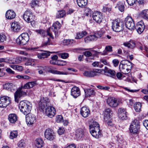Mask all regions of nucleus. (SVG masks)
Segmentation results:
<instances>
[{
    "mask_svg": "<svg viewBox=\"0 0 148 148\" xmlns=\"http://www.w3.org/2000/svg\"><path fill=\"white\" fill-rule=\"evenodd\" d=\"M32 107L31 104L26 100L21 101L19 106L20 111L26 115L30 113Z\"/></svg>",
    "mask_w": 148,
    "mask_h": 148,
    "instance_id": "nucleus-1",
    "label": "nucleus"
},
{
    "mask_svg": "<svg viewBox=\"0 0 148 148\" xmlns=\"http://www.w3.org/2000/svg\"><path fill=\"white\" fill-rule=\"evenodd\" d=\"M100 128L99 125L98 123L96 121H93L89 125L90 129H93L99 131Z\"/></svg>",
    "mask_w": 148,
    "mask_h": 148,
    "instance_id": "nucleus-36",
    "label": "nucleus"
},
{
    "mask_svg": "<svg viewBox=\"0 0 148 148\" xmlns=\"http://www.w3.org/2000/svg\"><path fill=\"white\" fill-rule=\"evenodd\" d=\"M106 102L109 106L111 108L117 107L119 104V100L113 97H108L106 100Z\"/></svg>",
    "mask_w": 148,
    "mask_h": 148,
    "instance_id": "nucleus-6",
    "label": "nucleus"
},
{
    "mask_svg": "<svg viewBox=\"0 0 148 148\" xmlns=\"http://www.w3.org/2000/svg\"><path fill=\"white\" fill-rule=\"evenodd\" d=\"M123 45L125 47H127L129 48H133L135 47L136 43L135 41L133 40L124 42Z\"/></svg>",
    "mask_w": 148,
    "mask_h": 148,
    "instance_id": "nucleus-31",
    "label": "nucleus"
},
{
    "mask_svg": "<svg viewBox=\"0 0 148 148\" xmlns=\"http://www.w3.org/2000/svg\"><path fill=\"white\" fill-rule=\"evenodd\" d=\"M61 26L60 23L58 21L55 22L53 24L51 28V30L54 32L56 36L58 34V31L60 29Z\"/></svg>",
    "mask_w": 148,
    "mask_h": 148,
    "instance_id": "nucleus-22",
    "label": "nucleus"
},
{
    "mask_svg": "<svg viewBox=\"0 0 148 148\" xmlns=\"http://www.w3.org/2000/svg\"><path fill=\"white\" fill-rule=\"evenodd\" d=\"M112 63L114 66H117L119 64V61L117 59H114L112 60Z\"/></svg>",
    "mask_w": 148,
    "mask_h": 148,
    "instance_id": "nucleus-60",
    "label": "nucleus"
},
{
    "mask_svg": "<svg viewBox=\"0 0 148 148\" xmlns=\"http://www.w3.org/2000/svg\"><path fill=\"white\" fill-rule=\"evenodd\" d=\"M144 126L148 130V120H144L143 121Z\"/></svg>",
    "mask_w": 148,
    "mask_h": 148,
    "instance_id": "nucleus-62",
    "label": "nucleus"
},
{
    "mask_svg": "<svg viewBox=\"0 0 148 148\" xmlns=\"http://www.w3.org/2000/svg\"><path fill=\"white\" fill-rule=\"evenodd\" d=\"M51 73H54L55 74H59V75H66L67 74V73L66 72H60L58 71H53V72H51Z\"/></svg>",
    "mask_w": 148,
    "mask_h": 148,
    "instance_id": "nucleus-56",
    "label": "nucleus"
},
{
    "mask_svg": "<svg viewBox=\"0 0 148 148\" xmlns=\"http://www.w3.org/2000/svg\"><path fill=\"white\" fill-rule=\"evenodd\" d=\"M10 103V98L7 96L1 97L0 98V108H5Z\"/></svg>",
    "mask_w": 148,
    "mask_h": 148,
    "instance_id": "nucleus-13",
    "label": "nucleus"
},
{
    "mask_svg": "<svg viewBox=\"0 0 148 148\" xmlns=\"http://www.w3.org/2000/svg\"><path fill=\"white\" fill-rule=\"evenodd\" d=\"M51 52L46 51H43V52L41 53L38 54V58L40 59H42L47 58L50 55V53Z\"/></svg>",
    "mask_w": 148,
    "mask_h": 148,
    "instance_id": "nucleus-30",
    "label": "nucleus"
},
{
    "mask_svg": "<svg viewBox=\"0 0 148 148\" xmlns=\"http://www.w3.org/2000/svg\"><path fill=\"white\" fill-rule=\"evenodd\" d=\"M113 112L111 109L110 108H106L104 112V119L111 118Z\"/></svg>",
    "mask_w": 148,
    "mask_h": 148,
    "instance_id": "nucleus-24",
    "label": "nucleus"
},
{
    "mask_svg": "<svg viewBox=\"0 0 148 148\" xmlns=\"http://www.w3.org/2000/svg\"><path fill=\"white\" fill-rule=\"evenodd\" d=\"M78 5L80 7L85 6L87 3V0H77Z\"/></svg>",
    "mask_w": 148,
    "mask_h": 148,
    "instance_id": "nucleus-39",
    "label": "nucleus"
},
{
    "mask_svg": "<svg viewBox=\"0 0 148 148\" xmlns=\"http://www.w3.org/2000/svg\"><path fill=\"white\" fill-rule=\"evenodd\" d=\"M85 130L79 128L77 130L75 134L76 137L78 139L83 138L85 135Z\"/></svg>",
    "mask_w": 148,
    "mask_h": 148,
    "instance_id": "nucleus-25",
    "label": "nucleus"
},
{
    "mask_svg": "<svg viewBox=\"0 0 148 148\" xmlns=\"http://www.w3.org/2000/svg\"><path fill=\"white\" fill-rule=\"evenodd\" d=\"M63 118L61 115H58L56 116V121L58 123H60L63 121Z\"/></svg>",
    "mask_w": 148,
    "mask_h": 148,
    "instance_id": "nucleus-53",
    "label": "nucleus"
},
{
    "mask_svg": "<svg viewBox=\"0 0 148 148\" xmlns=\"http://www.w3.org/2000/svg\"><path fill=\"white\" fill-rule=\"evenodd\" d=\"M132 67V63L127 60L125 61L124 64L121 63L119 65L120 70L125 74L130 73Z\"/></svg>",
    "mask_w": 148,
    "mask_h": 148,
    "instance_id": "nucleus-2",
    "label": "nucleus"
},
{
    "mask_svg": "<svg viewBox=\"0 0 148 148\" xmlns=\"http://www.w3.org/2000/svg\"><path fill=\"white\" fill-rule=\"evenodd\" d=\"M56 111L55 108L52 106H49L46 109L45 113L49 117L52 118L55 115Z\"/></svg>",
    "mask_w": 148,
    "mask_h": 148,
    "instance_id": "nucleus-16",
    "label": "nucleus"
},
{
    "mask_svg": "<svg viewBox=\"0 0 148 148\" xmlns=\"http://www.w3.org/2000/svg\"><path fill=\"white\" fill-rule=\"evenodd\" d=\"M124 3L123 2H119L117 4V7L121 12H123L124 10Z\"/></svg>",
    "mask_w": 148,
    "mask_h": 148,
    "instance_id": "nucleus-41",
    "label": "nucleus"
},
{
    "mask_svg": "<svg viewBox=\"0 0 148 148\" xmlns=\"http://www.w3.org/2000/svg\"><path fill=\"white\" fill-rule=\"evenodd\" d=\"M39 1L38 0H33L32 1L31 4L32 8L38 6Z\"/></svg>",
    "mask_w": 148,
    "mask_h": 148,
    "instance_id": "nucleus-51",
    "label": "nucleus"
},
{
    "mask_svg": "<svg viewBox=\"0 0 148 148\" xmlns=\"http://www.w3.org/2000/svg\"><path fill=\"white\" fill-rule=\"evenodd\" d=\"M35 145L38 148H41L44 146V143L41 138H39L36 140Z\"/></svg>",
    "mask_w": 148,
    "mask_h": 148,
    "instance_id": "nucleus-35",
    "label": "nucleus"
},
{
    "mask_svg": "<svg viewBox=\"0 0 148 148\" xmlns=\"http://www.w3.org/2000/svg\"><path fill=\"white\" fill-rule=\"evenodd\" d=\"M10 67L14 69L20 71H21L23 69V67L20 66L13 65H11Z\"/></svg>",
    "mask_w": 148,
    "mask_h": 148,
    "instance_id": "nucleus-47",
    "label": "nucleus"
},
{
    "mask_svg": "<svg viewBox=\"0 0 148 148\" xmlns=\"http://www.w3.org/2000/svg\"><path fill=\"white\" fill-rule=\"evenodd\" d=\"M137 121L134 120L132 121L130 125V131L133 134H137L138 132L139 126L137 123Z\"/></svg>",
    "mask_w": 148,
    "mask_h": 148,
    "instance_id": "nucleus-11",
    "label": "nucleus"
},
{
    "mask_svg": "<svg viewBox=\"0 0 148 148\" xmlns=\"http://www.w3.org/2000/svg\"><path fill=\"white\" fill-rule=\"evenodd\" d=\"M36 84V82L33 81L28 82L24 84L22 88L24 89H29L34 87Z\"/></svg>",
    "mask_w": 148,
    "mask_h": 148,
    "instance_id": "nucleus-33",
    "label": "nucleus"
},
{
    "mask_svg": "<svg viewBox=\"0 0 148 148\" xmlns=\"http://www.w3.org/2000/svg\"><path fill=\"white\" fill-rule=\"evenodd\" d=\"M16 16V14L15 12L11 10H9L6 12L5 14L6 18L9 19L14 18Z\"/></svg>",
    "mask_w": 148,
    "mask_h": 148,
    "instance_id": "nucleus-28",
    "label": "nucleus"
},
{
    "mask_svg": "<svg viewBox=\"0 0 148 148\" xmlns=\"http://www.w3.org/2000/svg\"><path fill=\"white\" fill-rule=\"evenodd\" d=\"M75 42V41L73 39H66L64 40L63 41V43L64 45H69Z\"/></svg>",
    "mask_w": 148,
    "mask_h": 148,
    "instance_id": "nucleus-45",
    "label": "nucleus"
},
{
    "mask_svg": "<svg viewBox=\"0 0 148 148\" xmlns=\"http://www.w3.org/2000/svg\"><path fill=\"white\" fill-rule=\"evenodd\" d=\"M118 114L119 118L122 120H126L127 118L128 113L125 108H120L118 110Z\"/></svg>",
    "mask_w": 148,
    "mask_h": 148,
    "instance_id": "nucleus-12",
    "label": "nucleus"
},
{
    "mask_svg": "<svg viewBox=\"0 0 148 148\" xmlns=\"http://www.w3.org/2000/svg\"><path fill=\"white\" fill-rule=\"evenodd\" d=\"M43 102V101L42 99L40 100V102L39 104V106L40 107L41 109L43 110V109L45 107V103L43 102V103H42Z\"/></svg>",
    "mask_w": 148,
    "mask_h": 148,
    "instance_id": "nucleus-58",
    "label": "nucleus"
},
{
    "mask_svg": "<svg viewBox=\"0 0 148 148\" xmlns=\"http://www.w3.org/2000/svg\"><path fill=\"white\" fill-rule=\"evenodd\" d=\"M80 114L83 117L86 118L90 114V111L87 107H83L81 109Z\"/></svg>",
    "mask_w": 148,
    "mask_h": 148,
    "instance_id": "nucleus-21",
    "label": "nucleus"
},
{
    "mask_svg": "<svg viewBox=\"0 0 148 148\" xmlns=\"http://www.w3.org/2000/svg\"><path fill=\"white\" fill-rule=\"evenodd\" d=\"M92 12V10L88 8H85L84 10L85 14L88 16H91Z\"/></svg>",
    "mask_w": 148,
    "mask_h": 148,
    "instance_id": "nucleus-46",
    "label": "nucleus"
},
{
    "mask_svg": "<svg viewBox=\"0 0 148 148\" xmlns=\"http://www.w3.org/2000/svg\"><path fill=\"white\" fill-rule=\"evenodd\" d=\"M101 63H102L105 65H108L109 63L107 62L106 60L104 58H101L100 60V62Z\"/></svg>",
    "mask_w": 148,
    "mask_h": 148,
    "instance_id": "nucleus-61",
    "label": "nucleus"
},
{
    "mask_svg": "<svg viewBox=\"0 0 148 148\" xmlns=\"http://www.w3.org/2000/svg\"><path fill=\"white\" fill-rule=\"evenodd\" d=\"M111 10V8H108L106 6L103 7L102 9V11L104 12H109Z\"/></svg>",
    "mask_w": 148,
    "mask_h": 148,
    "instance_id": "nucleus-57",
    "label": "nucleus"
},
{
    "mask_svg": "<svg viewBox=\"0 0 148 148\" xmlns=\"http://www.w3.org/2000/svg\"><path fill=\"white\" fill-rule=\"evenodd\" d=\"M92 65L94 66H98L100 68H102L103 66V65L100 62H95L92 63Z\"/></svg>",
    "mask_w": 148,
    "mask_h": 148,
    "instance_id": "nucleus-52",
    "label": "nucleus"
},
{
    "mask_svg": "<svg viewBox=\"0 0 148 148\" xmlns=\"http://www.w3.org/2000/svg\"><path fill=\"white\" fill-rule=\"evenodd\" d=\"M25 57H17L16 58H8V63L10 64H17L21 63L22 61H25L27 60Z\"/></svg>",
    "mask_w": 148,
    "mask_h": 148,
    "instance_id": "nucleus-14",
    "label": "nucleus"
},
{
    "mask_svg": "<svg viewBox=\"0 0 148 148\" xmlns=\"http://www.w3.org/2000/svg\"><path fill=\"white\" fill-rule=\"evenodd\" d=\"M71 95L74 98H76L80 94L79 88L76 86H74L71 89Z\"/></svg>",
    "mask_w": 148,
    "mask_h": 148,
    "instance_id": "nucleus-23",
    "label": "nucleus"
},
{
    "mask_svg": "<svg viewBox=\"0 0 148 148\" xmlns=\"http://www.w3.org/2000/svg\"><path fill=\"white\" fill-rule=\"evenodd\" d=\"M124 22L126 27L130 30H133L135 28V25L131 17L127 16L125 19Z\"/></svg>",
    "mask_w": 148,
    "mask_h": 148,
    "instance_id": "nucleus-7",
    "label": "nucleus"
},
{
    "mask_svg": "<svg viewBox=\"0 0 148 148\" xmlns=\"http://www.w3.org/2000/svg\"><path fill=\"white\" fill-rule=\"evenodd\" d=\"M66 15L65 12L64 10H60L58 11L57 13V17L60 18L63 17Z\"/></svg>",
    "mask_w": 148,
    "mask_h": 148,
    "instance_id": "nucleus-44",
    "label": "nucleus"
},
{
    "mask_svg": "<svg viewBox=\"0 0 148 148\" xmlns=\"http://www.w3.org/2000/svg\"><path fill=\"white\" fill-rule=\"evenodd\" d=\"M11 29L14 32H18L20 29L21 26L19 23L16 22H14L11 24Z\"/></svg>",
    "mask_w": 148,
    "mask_h": 148,
    "instance_id": "nucleus-29",
    "label": "nucleus"
},
{
    "mask_svg": "<svg viewBox=\"0 0 148 148\" xmlns=\"http://www.w3.org/2000/svg\"><path fill=\"white\" fill-rule=\"evenodd\" d=\"M29 40V34L26 33H23L20 35L16 39V43L21 45H26Z\"/></svg>",
    "mask_w": 148,
    "mask_h": 148,
    "instance_id": "nucleus-3",
    "label": "nucleus"
},
{
    "mask_svg": "<svg viewBox=\"0 0 148 148\" xmlns=\"http://www.w3.org/2000/svg\"><path fill=\"white\" fill-rule=\"evenodd\" d=\"M45 138L47 140H52L55 138V134L54 131L51 129L48 128L45 132Z\"/></svg>",
    "mask_w": 148,
    "mask_h": 148,
    "instance_id": "nucleus-8",
    "label": "nucleus"
},
{
    "mask_svg": "<svg viewBox=\"0 0 148 148\" xmlns=\"http://www.w3.org/2000/svg\"><path fill=\"white\" fill-rule=\"evenodd\" d=\"M18 136V132L16 131H13L11 132L10 134V138L13 139L16 138Z\"/></svg>",
    "mask_w": 148,
    "mask_h": 148,
    "instance_id": "nucleus-48",
    "label": "nucleus"
},
{
    "mask_svg": "<svg viewBox=\"0 0 148 148\" xmlns=\"http://www.w3.org/2000/svg\"><path fill=\"white\" fill-rule=\"evenodd\" d=\"M6 36L4 34H0V42H3L6 40Z\"/></svg>",
    "mask_w": 148,
    "mask_h": 148,
    "instance_id": "nucleus-50",
    "label": "nucleus"
},
{
    "mask_svg": "<svg viewBox=\"0 0 148 148\" xmlns=\"http://www.w3.org/2000/svg\"><path fill=\"white\" fill-rule=\"evenodd\" d=\"M140 15L145 19H148V10H145L140 12Z\"/></svg>",
    "mask_w": 148,
    "mask_h": 148,
    "instance_id": "nucleus-40",
    "label": "nucleus"
},
{
    "mask_svg": "<svg viewBox=\"0 0 148 148\" xmlns=\"http://www.w3.org/2000/svg\"><path fill=\"white\" fill-rule=\"evenodd\" d=\"M104 122L108 127L110 128L114 126L113 120L111 118L104 119Z\"/></svg>",
    "mask_w": 148,
    "mask_h": 148,
    "instance_id": "nucleus-34",
    "label": "nucleus"
},
{
    "mask_svg": "<svg viewBox=\"0 0 148 148\" xmlns=\"http://www.w3.org/2000/svg\"><path fill=\"white\" fill-rule=\"evenodd\" d=\"M90 131L92 136L96 138H99L101 137V132L100 129L99 131H97L95 129H90Z\"/></svg>",
    "mask_w": 148,
    "mask_h": 148,
    "instance_id": "nucleus-26",
    "label": "nucleus"
},
{
    "mask_svg": "<svg viewBox=\"0 0 148 148\" xmlns=\"http://www.w3.org/2000/svg\"><path fill=\"white\" fill-rule=\"evenodd\" d=\"M139 34H141L145 28V25L142 21L138 22L135 27Z\"/></svg>",
    "mask_w": 148,
    "mask_h": 148,
    "instance_id": "nucleus-19",
    "label": "nucleus"
},
{
    "mask_svg": "<svg viewBox=\"0 0 148 148\" xmlns=\"http://www.w3.org/2000/svg\"><path fill=\"white\" fill-rule=\"evenodd\" d=\"M93 19L96 22L98 23H101L103 18V15L101 12H95L93 14Z\"/></svg>",
    "mask_w": 148,
    "mask_h": 148,
    "instance_id": "nucleus-18",
    "label": "nucleus"
},
{
    "mask_svg": "<svg viewBox=\"0 0 148 148\" xmlns=\"http://www.w3.org/2000/svg\"><path fill=\"white\" fill-rule=\"evenodd\" d=\"M8 58H2L0 59V63L2 62H3L8 63Z\"/></svg>",
    "mask_w": 148,
    "mask_h": 148,
    "instance_id": "nucleus-64",
    "label": "nucleus"
},
{
    "mask_svg": "<svg viewBox=\"0 0 148 148\" xmlns=\"http://www.w3.org/2000/svg\"><path fill=\"white\" fill-rule=\"evenodd\" d=\"M84 55L86 57H89L92 55V53L89 51H86L84 53Z\"/></svg>",
    "mask_w": 148,
    "mask_h": 148,
    "instance_id": "nucleus-63",
    "label": "nucleus"
},
{
    "mask_svg": "<svg viewBox=\"0 0 148 148\" xmlns=\"http://www.w3.org/2000/svg\"><path fill=\"white\" fill-rule=\"evenodd\" d=\"M18 147L20 148H23L25 146V143L24 140H21L18 143Z\"/></svg>",
    "mask_w": 148,
    "mask_h": 148,
    "instance_id": "nucleus-49",
    "label": "nucleus"
},
{
    "mask_svg": "<svg viewBox=\"0 0 148 148\" xmlns=\"http://www.w3.org/2000/svg\"><path fill=\"white\" fill-rule=\"evenodd\" d=\"M69 54L67 53H63L61 54V57L63 59H66L69 56Z\"/></svg>",
    "mask_w": 148,
    "mask_h": 148,
    "instance_id": "nucleus-59",
    "label": "nucleus"
},
{
    "mask_svg": "<svg viewBox=\"0 0 148 148\" xmlns=\"http://www.w3.org/2000/svg\"><path fill=\"white\" fill-rule=\"evenodd\" d=\"M86 34L87 32L85 31L78 33L75 38L76 39H80L84 36H86Z\"/></svg>",
    "mask_w": 148,
    "mask_h": 148,
    "instance_id": "nucleus-42",
    "label": "nucleus"
},
{
    "mask_svg": "<svg viewBox=\"0 0 148 148\" xmlns=\"http://www.w3.org/2000/svg\"><path fill=\"white\" fill-rule=\"evenodd\" d=\"M101 71L99 70L95 69L92 71H85L83 74L87 77H92L95 76L99 75L101 74Z\"/></svg>",
    "mask_w": 148,
    "mask_h": 148,
    "instance_id": "nucleus-15",
    "label": "nucleus"
},
{
    "mask_svg": "<svg viewBox=\"0 0 148 148\" xmlns=\"http://www.w3.org/2000/svg\"><path fill=\"white\" fill-rule=\"evenodd\" d=\"M141 107V104L139 102H136L134 105V108L136 112H139L140 111Z\"/></svg>",
    "mask_w": 148,
    "mask_h": 148,
    "instance_id": "nucleus-43",
    "label": "nucleus"
},
{
    "mask_svg": "<svg viewBox=\"0 0 148 148\" xmlns=\"http://www.w3.org/2000/svg\"><path fill=\"white\" fill-rule=\"evenodd\" d=\"M8 119L11 123H15L18 120V117L15 114H10L8 115Z\"/></svg>",
    "mask_w": 148,
    "mask_h": 148,
    "instance_id": "nucleus-27",
    "label": "nucleus"
},
{
    "mask_svg": "<svg viewBox=\"0 0 148 148\" xmlns=\"http://www.w3.org/2000/svg\"><path fill=\"white\" fill-rule=\"evenodd\" d=\"M35 31L42 36L44 37L46 35H47L49 36L52 38H53L52 34L50 32V29H48L46 32L44 30L42 29L36 30Z\"/></svg>",
    "mask_w": 148,
    "mask_h": 148,
    "instance_id": "nucleus-20",
    "label": "nucleus"
},
{
    "mask_svg": "<svg viewBox=\"0 0 148 148\" xmlns=\"http://www.w3.org/2000/svg\"><path fill=\"white\" fill-rule=\"evenodd\" d=\"M65 130L63 127H60L58 130V133L59 135L63 134Z\"/></svg>",
    "mask_w": 148,
    "mask_h": 148,
    "instance_id": "nucleus-54",
    "label": "nucleus"
},
{
    "mask_svg": "<svg viewBox=\"0 0 148 148\" xmlns=\"http://www.w3.org/2000/svg\"><path fill=\"white\" fill-rule=\"evenodd\" d=\"M137 0H126L128 4L130 5H132L135 3Z\"/></svg>",
    "mask_w": 148,
    "mask_h": 148,
    "instance_id": "nucleus-55",
    "label": "nucleus"
},
{
    "mask_svg": "<svg viewBox=\"0 0 148 148\" xmlns=\"http://www.w3.org/2000/svg\"><path fill=\"white\" fill-rule=\"evenodd\" d=\"M123 21L117 19L112 22V29L115 32H120L123 29Z\"/></svg>",
    "mask_w": 148,
    "mask_h": 148,
    "instance_id": "nucleus-4",
    "label": "nucleus"
},
{
    "mask_svg": "<svg viewBox=\"0 0 148 148\" xmlns=\"http://www.w3.org/2000/svg\"><path fill=\"white\" fill-rule=\"evenodd\" d=\"M23 18L25 21L28 23H31L34 21L35 16L31 11L27 10L24 12Z\"/></svg>",
    "mask_w": 148,
    "mask_h": 148,
    "instance_id": "nucleus-5",
    "label": "nucleus"
},
{
    "mask_svg": "<svg viewBox=\"0 0 148 148\" xmlns=\"http://www.w3.org/2000/svg\"><path fill=\"white\" fill-rule=\"evenodd\" d=\"M91 51L92 53H94L95 55L100 54L102 55H106L108 54V52H111L112 51V47L110 45L106 46L105 47V50L102 52H98L94 50H91Z\"/></svg>",
    "mask_w": 148,
    "mask_h": 148,
    "instance_id": "nucleus-17",
    "label": "nucleus"
},
{
    "mask_svg": "<svg viewBox=\"0 0 148 148\" xmlns=\"http://www.w3.org/2000/svg\"><path fill=\"white\" fill-rule=\"evenodd\" d=\"M86 96L89 97L94 95L95 93L94 90L92 88L87 89L84 90Z\"/></svg>",
    "mask_w": 148,
    "mask_h": 148,
    "instance_id": "nucleus-38",
    "label": "nucleus"
},
{
    "mask_svg": "<svg viewBox=\"0 0 148 148\" xmlns=\"http://www.w3.org/2000/svg\"><path fill=\"white\" fill-rule=\"evenodd\" d=\"M104 71L105 73H108L111 77L113 78H115L116 73L114 71L109 69L106 66L105 67Z\"/></svg>",
    "mask_w": 148,
    "mask_h": 148,
    "instance_id": "nucleus-32",
    "label": "nucleus"
},
{
    "mask_svg": "<svg viewBox=\"0 0 148 148\" xmlns=\"http://www.w3.org/2000/svg\"><path fill=\"white\" fill-rule=\"evenodd\" d=\"M22 86L19 88L14 93V99L16 102L18 103L21 97L27 95L26 92L22 90Z\"/></svg>",
    "mask_w": 148,
    "mask_h": 148,
    "instance_id": "nucleus-10",
    "label": "nucleus"
},
{
    "mask_svg": "<svg viewBox=\"0 0 148 148\" xmlns=\"http://www.w3.org/2000/svg\"><path fill=\"white\" fill-rule=\"evenodd\" d=\"M26 121L28 126L33 125L36 121V116L33 114L29 113L26 115Z\"/></svg>",
    "mask_w": 148,
    "mask_h": 148,
    "instance_id": "nucleus-9",
    "label": "nucleus"
},
{
    "mask_svg": "<svg viewBox=\"0 0 148 148\" xmlns=\"http://www.w3.org/2000/svg\"><path fill=\"white\" fill-rule=\"evenodd\" d=\"M97 39L96 35H90L85 38L84 41L86 42H88L90 41H92Z\"/></svg>",
    "mask_w": 148,
    "mask_h": 148,
    "instance_id": "nucleus-37",
    "label": "nucleus"
}]
</instances>
